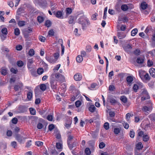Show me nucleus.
<instances>
[{"label":"nucleus","instance_id":"obj_1","mask_svg":"<svg viewBox=\"0 0 155 155\" xmlns=\"http://www.w3.org/2000/svg\"><path fill=\"white\" fill-rule=\"evenodd\" d=\"M54 76H55L57 81H60L61 82H63L65 81V77L58 73H53L51 76V78H53Z\"/></svg>","mask_w":155,"mask_h":155},{"label":"nucleus","instance_id":"obj_2","mask_svg":"<svg viewBox=\"0 0 155 155\" xmlns=\"http://www.w3.org/2000/svg\"><path fill=\"white\" fill-rule=\"evenodd\" d=\"M141 95L142 96L141 100L142 101L148 99L150 98L147 91L145 88H143L141 90Z\"/></svg>","mask_w":155,"mask_h":155},{"label":"nucleus","instance_id":"obj_3","mask_svg":"<svg viewBox=\"0 0 155 155\" xmlns=\"http://www.w3.org/2000/svg\"><path fill=\"white\" fill-rule=\"evenodd\" d=\"M15 139L18 141L20 143H21L23 141H25L26 137H24L19 134H17L15 136Z\"/></svg>","mask_w":155,"mask_h":155},{"label":"nucleus","instance_id":"obj_4","mask_svg":"<svg viewBox=\"0 0 155 155\" xmlns=\"http://www.w3.org/2000/svg\"><path fill=\"white\" fill-rule=\"evenodd\" d=\"M143 84L141 82L137 83V84H134L133 87L134 91L137 92L139 88H142L143 87Z\"/></svg>","mask_w":155,"mask_h":155},{"label":"nucleus","instance_id":"obj_5","mask_svg":"<svg viewBox=\"0 0 155 155\" xmlns=\"http://www.w3.org/2000/svg\"><path fill=\"white\" fill-rule=\"evenodd\" d=\"M82 78L81 74L80 73H77L74 76V80L76 81H80L81 80Z\"/></svg>","mask_w":155,"mask_h":155},{"label":"nucleus","instance_id":"obj_6","mask_svg":"<svg viewBox=\"0 0 155 155\" xmlns=\"http://www.w3.org/2000/svg\"><path fill=\"white\" fill-rule=\"evenodd\" d=\"M90 24V23L89 20L86 17H85L84 22H83V23L82 25L83 29H84L87 25H88Z\"/></svg>","mask_w":155,"mask_h":155},{"label":"nucleus","instance_id":"obj_7","mask_svg":"<svg viewBox=\"0 0 155 155\" xmlns=\"http://www.w3.org/2000/svg\"><path fill=\"white\" fill-rule=\"evenodd\" d=\"M46 60L51 63L54 64L55 63L56 60L53 58L51 56H46L45 57Z\"/></svg>","mask_w":155,"mask_h":155},{"label":"nucleus","instance_id":"obj_8","mask_svg":"<svg viewBox=\"0 0 155 155\" xmlns=\"http://www.w3.org/2000/svg\"><path fill=\"white\" fill-rule=\"evenodd\" d=\"M23 86L22 83L21 82H19L15 86L14 89L16 91H17L21 88Z\"/></svg>","mask_w":155,"mask_h":155},{"label":"nucleus","instance_id":"obj_9","mask_svg":"<svg viewBox=\"0 0 155 155\" xmlns=\"http://www.w3.org/2000/svg\"><path fill=\"white\" fill-rule=\"evenodd\" d=\"M142 109L144 112L149 113L148 112H150L151 111L152 108L151 107H148L146 106H145L143 107Z\"/></svg>","mask_w":155,"mask_h":155},{"label":"nucleus","instance_id":"obj_10","mask_svg":"<svg viewBox=\"0 0 155 155\" xmlns=\"http://www.w3.org/2000/svg\"><path fill=\"white\" fill-rule=\"evenodd\" d=\"M50 83L52 89H55L57 87V83L56 81H54L52 78L50 81Z\"/></svg>","mask_w":155,"mask_h":155},{"label":"nucleus","instance_id":"obj_11","mask_svg":"<svg viewBox=\"0 0 155 155\" xmlns=\"http://www.w3.org/2000/svg\"><path fill=\"white\" fill-rule=\"evenodd\" d=\"M56 16L58 18H63V13L61 11H58L54 13Z\"/></svg>","mask_w":155,"mask_h":155},{"label":"nucleus","instance_id":"obj_12","mask_svg":"<svg viewBox=\"0 0 155 155\" xmlns=\"http://www.w3.org/2000/svg\"><path fill=\"white\" fill-rule=\"evenodd\" d=\"M147 6L148 5L145 2H143L141 4L140 10L142 11V10H144L146 9L147 8Z\"/></svg>","mask_w":155,"mask_h":155},{"label":"nucleus","instance_id":"obj_13","mask_svg":"<svg viewBox=\"0 0 155 155\" xmlns=\"http://www.w3.org/2000/svg\"><path fill=\"white\" fill-rule=\"evenodd\" d=\"M108 100L112 104H114L116 103L117 101L112 96H109L108 97Z\"/></svg>","mask_w":155,"mask_h":155},{"label":"nucleus","instance_id":"obj_14","mask_svg":"<svg viewBox=\"0 0 155 155\" xmlns=\"http://www.w3.org/2000/svg\"><path fill=\"white\" fill-rule=\"evenodd\" d=\"M59 42H60L61 47V55H63L64 54V47L63 45V41L62 39H59L58 40Z\"/></svg>","mask_w":155,"mask_h":155},{"label":"nucleus","instance_id":"obj_15","mask_svg":"<svg viewBox=\"0 0 155 155\" xmlns=\"http://www.w3.org/2000/svg\"><path fill=\"white\" fill-rule=\"evenodd\" d=\"M123 48L125 51L129 52L132 49V47L130 45L128 44L124 46Z\"/></svg>","mask_w":155,"mask_h":155},{"label":"nucleus","instance_id":"obj_16","mask_svg":"<svg viewBox=\"0 0 155 155\" xmlns=\"http://www.w3.org/2000/svg\"><path fill=\"white\" fill-rule=\"evenodd\" d=\"M117 36L119 39H121L124 38L126 37V35L123 33L118 32L117 33Z\"/></svg>","mask_w":155,"mask_h":155},{"label":"nucleus","instance_id":"obj_17","mask_svg":"<svg viewBox=\"0 0 155 155\" xmlns=\"http://www.w3.org/2000/svg\"><path fill=\"white\" fill-rule=\"evenodd\" d=\"M68 145L70 149L71 150L73 148L75 147L76 146V143L74 142L72 143H70L68 144Z\"/></svg>","mask_w":155,"mask_h":155},{"label":"nucleus","instance_id":"obj_18","mask_svg":"<svg viewBox=\"0 0 155 155\" xmlns=\"http://www.w3.org/2000/svg\"><path fill=\"white\" fill-rule=\"evenodd\" d=\"M149 72L150 75L153 77H155V69L154 68H151L149 70Z\"/></svg>","mask_w":155,"mask_h":155},{"label":"nucleus","instance_id":"obj_19","mask_svg":"<svg viewBox=\"0 0 155 155\" xmlns=\"http://www.w3.org/2000/svg\"><path fill=\"white\" fill-rule=\"evenodd\" d=\"M67 143L68 144L71 143L72 140L74 138V136L73 135H69L68 137Z\"/></svg>","mask_w":155,"mask_h":155},{"label":"nucleus","instance_id":"obj_20","mask_svg":"<svg viewBox=\"0 0 155 155\" xmlns=\"http://www.w3.org/2000/svg\"><path fill=\"white\" fill-rule=\"evenodd\" d=\"M8 31L7 29L6 28H2L0 32V34H4V35H7Z\"/></svg>","mask_w":155,"mask_h":155},{"label":"nucleus","instance_id":"obj_21","mask_svg":"<svg viewBox=\"0 0 155 155\" xmlns=\"http://www.w3.org/2000/svg\"><path fill=\"white\" fill-rule=\"evenodd\" d=\"M1 72L2 74L5 75L7 73V68H2L1 69Z\"/></svg>","mask_w":155,"mask_h":155},{"label":"nucleus","instance_id":"obj_22","mask_svg":"<svg viewBox=\"0 0 155 155\" xmlns=\"http://www.w3.org/2000/svg\"><path fill=\"white\" fill-rule=\"evenodd\" d=\"M76 61L78 63H81L83 60V57L79 55H78L76 58Z\"/></svg>","mask_w":155,"mask_h":155},{"label":"nucleus","instance_id":"obj_23","mask_svg":"<svg viewBox=\"0 0 155 155\" xmlns=\"http://www.w3.org/2000/svg\"><path fill=\"white\" fill-rule=\"evenodd\" d=\"M139 75L140 77L142 79L143 78V76L146 72L145 71L142 70H140L139 71Z\"/></svg>","mask_w":155,"mask_h":155},{"label":"nucleus","instance_id":"obj_24","mask_svg":"<svg viewBox=\"0 0 155 155\" xmlns=\"http://www.w3.org/2000/svg\"><path fill=\"white\" fill-rule=\"evenodd\" d=\"M137 62L139 64H142L144 62V59L143 57H139L137 60Z\"/></svg>","mask_w":155,"mask_h":155},{"label":"nucleus","instance_id":"obj_25","mask_svg":"<svg viewBox=\"0 0 155 155\" xmlns=\"http://www.w3.org/2000/svg\"><path fill=\"white\" fill-rule=\"evenodd\" d=\"M72 9L71 8H67L65 10V12L67 15L70 14L72 12Z\"/></svg>","mask_w":155,"mask_h":155},{"label":"nucleus","instance_id":"obj_26","mask_svg":"<svg viewBox=\"0 0 155 155\" xmlns=\"http://www.w3.org/2000/svg\"><path fill=\"white\" fill-rule=\"evenodd\" d=\"M96 109V107L94 105H91L88 108V110L91 113L94 112Z\"/></svg>","mask_w":155,"mask_h":155},{"label":"nucleus","instance_id":"obj_27","mask_svg":"<svg viewBox=\"0 0 155 155\" xmlns=\"http://www.w3.org/2000/svg\"><path fill=\"white\" fill-rule=\"evenodd\" d=\"M121 9L124 11H127L128 9V7L126 5H123L121 6Z\"/></svg>","mask_w":155,"mask_h":155},{"label":"nucleus","instance_id":"obj_28","mask_svg":"<svg viewBox=\"0 0 155 155\" xmlns=\"http://www.w3.org/2000/svg\"><path fill=\"white\" fill-rule=\"evenodd\" d=\"M0 37L2 41H4L7 38V35L0 34Z\"/></svg>","mask_w":155,"mask_h":155},{"label":"nucleus","instance_id":"obj_29","mask_svg":"<svg viewBox=\"0 0 155 155\" xmlns=\"http://www.w3.org/2000/svg\"><path fill=\"white\" fill-rule=\"evenodd\" d=\"M32 92H29L27 94V98L28 100H31L32 97Z\"/></svg>","mask_w":155,"mask_h":155},{"label":"nucleus","instance_id":"obj_30","mask_svg":"<svg viewBox=\"0 0 155 155\" xmlns=\"http://www.w3.org/2000/svg\"><path fill=\"white\" fill-rule=\"evenodd\" d=\"M40 88L42 91H44L46 89V86L45 84H40Z\"/></svg>","mask_w":155,"mask_h":155},{"label":"nucleus","instance_id":"obj_31","mask_svg":"<svg viewBox=\"0 0 155 155\" xmlns=\"http://www.w3.org/2000/svg\"><path fill=\"white\" fill-rule=\"evenodd\" d=\"M133 81L132 77L130 76H128L127 78V81L128 84H130Z\"/></svg>","mask_w":155,"mask_h":155},{"label":"nucleus","instance_id":"obj_32","mask_svg":"<svg viewBox=\"0 0 155 155\" xmlns=\"http://www.w3.org/2000/svg\"><path fill=\"white\" fill-rule=\"evenodd\" d=\"M85 17L84 15L81 16V18H80L78 19L79 23L82 25V24L83 23V22H84V19Z\"/></svg>","mask_w":155,"mask_h":155},{"label":"nucleus","instance_id":"obj_33","mask_svg":"<svg viewBox=\"0 0 155 155\" xmlns=\"http://www.w3.org/2000/svg\"><path fill=\"white\" fill-rule=\"evenodd\" d=\"M143 140L144 142H147L148 141L149 139V137L147 134H145L143 135L142 137Z\"/></svg>","mask_w":155,"mask_h":155},{"label":"nucleus","instance_id":"obj_34","mask_svg":"<svg viewBox=\"0 0 155 155\" xmlns=\"http://www.w3.org/2000/svg\"><path fill=\"white\" fill-rule=\"evenodd\" d=\"M138 30L137 28H135L133 29L131 31V35L132 36H134L137 33Z\"/></svg>","mask_w":155,"mask_h":155},{"label":"nucleus","instance_id":"obj_35","mask_svg":"<svg viewBox=\"0 0 155 155\" xmlns=\"http://www.w3.org/2000/svg\"><path fill=\"white\" fill-rule=\"evenodd\" d=\"M20 31L18 28H17L15 29L14 34L16 36H18L20 34Z\"/></svg>","mask_w":155,"mask_h":155},{"label":"nucleus","instance_id":"obj_36","mask_svg":"<svg viewBox=\"0 0 155 155\" xmlns=\"http://www.w3.org/2000/svg\"><path fill=\"white\" fill-rule=\"evenodd\" d=\"M43 72L44 70L42 68H39L37 70V73L38 74H41Z\"/></svg>","mask_w":155,"mask_h":155},{"label":"nucleus","instance_id":"obj_37","mask_svg":"<svg viewBox=\"0 0 155 155\" xmlns=\"http://www.w3.org/2000/svg\"><path fill=\"white\" fill-rule=\"evenodd\" d=\"M137 148L138 149H141L143 147V145L141 142H139L137 144Z\"/></svg>","mask_w":155,"mask_h":155},{"label":"nucleus","instance_id":"obj_38","mask_svg":"<svg viewBox=\"0 0 155 155\" xmlns=\"http://www.w3.org/2000/svg\"><path fill=\"white\" fill-rule=\"evenodd\" d=\"M120 129L119 128H115L114 129V132L115 134H118L120 133Z\"/></svg>","mask_w":155,"mask_h":155},{"label":"nucleus","instance_id":"obj_39","mask_svg":"<svg viewBox=\"0 0 155 155\" xmlns=\"http://www.w3.org/2000/svg\"><path fill=\"white\" fill-rule=\"evenodd\" d=\"M33 62V61L32 59H29L28 60L27 66L28 67L30 68V66H31V64H32Z\"/></svg>","mask_w":155,"mask_h":155},{"label":"nucleus","instance_id":"obj_40","mask_svg":"<svg viewBox=\"0 0 155 155\" xmlns=\"http://www.w3.org/2000/svg\"><path fill=\"white\" fill-rule=\"evenodd\" d=\"M151 124L150 123L147 124L144 126V129L145 130H147L150 129Z\"/></svg>","mask_w":155,"mask_h":155},{"label":"nucleus","instance_id":"obj_41","mask_svg":"<svg viewBox=\"0 0 155 155\" xmlns=\"http://www.w3.org/2000/svg\"><path fill=\"white\" fill-rule=\"evenodd\" d=\"M25 21H20L18 23V25L19 27H22L25 25Z\"/></svg>","mask_w":155,"mask_h":155},{"label":"nucleus","instance_id":"obj_42","mask_svg":"<svg viewBox=\"0 0 155 155\" xmlns=\"http://www.w3.org/2000/svg\"><path fill=\"white\" fill-rule=\"evenodd\" d=\"M120 100L123 102L125 103L127 102V99L126 97L124 96H122L120 97Z\"/></svg>","mask_w":155,"mask_h":155},{"label":"nucleus","instance_id":"obj_43","mask_svg":"<svg viewBox=\"0 0 155 155\" xmlns=\"http://www.w3.org/2000/svg\"><path fill=\"white\" fill-rule=\"evenodd\" d=\"M137 132L138 133V135L139 137H143V135H144V132L142 131L137 130Z\"/></svg>","mask_w":155,"mask_h":155},{"label":"nucleus","instance_id":"obj_44","mask_svg":"<svg viewBox=\"0 0 155 155\" xmlns=\"http://www.w3.org/2000/svg\"><path fill=\"white\" fill-rule=\"evenodd\" d=\"M35 54V51L33 49H31L29 50L28 52V54L31 56H33Z\"/></svg>","mask_w":155,"mask_h":155},{"label":"nucleus","instance_id":"obj_45","mask_svg":"<svg viewBox=\"0 0 155 155\" xmlns=\"http://www.w3.org/2000/svg\"><path fill=\"white\" fill-rule=\"evenodd\" d=\"M30 111L31 114L34 115L36 114V110L35 109L32 108H30Z\"/></svg>","mask_w":155,"mask_h":155},{"label":"nucleus","instance_id":"obj_46","mask_svg":"<svg viewBox=\"0 0 155 155\" xmlns=\"http://www.w3.org/2000/svg\"><path fill=\"white\" fill-rule=\"evenodd\" d=\"M39 39L41 42H44L46 40V38L45 37L41 35L39 36Z\"/></svg>","mask_w":155,"mask_h":155},{"label":"nucleus","instance_id":"obj_47","mask_svg":"<svg viewBox=\"0 0 155 155\" xmlns=\"http://www.w3.org/2000/svg\"><path fill=\"white\" fill-rule=\"evenodd\" d=\"M149 118L152 120H155V114H151L149 116Z\"/></svg>","mask_w":155,"mask_h":155},{"label":"nucleus","instance_id":"obj_48","mask_svg":"<svg viewBox=\"0 0 155 155\" xmlns=\"http://www.w3.org/2000/svg\"><path fill=\"white\" fill-rule=\"evenodd\" d=\"M37 20L39 23H41L44 21L43 18L41 16H38L37 17Z\"/></svg>","mask_w":155,"mask_h":155},{"label":"nucleus","instance_id":"obj_49","mask_svg":"<svg viewBox=\"0 0 155 155\" xmlns=\"http://www.w3.org/2000/svg\"><path fill=\"white\" fill-rule=\"evenodd\" d=\"M91 47L90 45H87L86 47V50L87 52H90L91 50Z\"/></svg>","mask_w":155,"mask_h":155},{"label":"nucleus","instance_id":"obj_50","mask_svg":"<svg viewBox=\"0 0 155 155\" xmlns=\"http://www.w3.org/2000/svg\"><path fill=\"white\" fill-rule=\"evenodd\" d=\"M130 136L131 138H133L135 136V132L133 130H131L129 133Z\"/></svg>","mask_w":155,"mask_h":155},{"label":"nucleus","instance_id":"obj_51","mask_svg":"<svg viewBox=\"0 0 155 155\" xmlns=\"http://www.w3.org/2000/svg\"><path fill=\"white\" fill-rule=\"evenodd\" d=\"M51 21L49 20L46 21L45 22V25L48 27H50L51 25Z\"/></svg>","mask_w":155,"mask_h":155},{"label":"nucleus","instance_id":"obj_52","mask_svg":"<svg viewBox=\"0 0 155 155\" xmlns=\"http://www.w3.org/2000/svg\"><path fill=\"white\" fill-rule=\"evenodd\" d=\"M17 64L18 66L19 67H21L24 65L23 62L21 61H18L17 62Z\"/></svg>","mask_w":155,"mask_h":155},{"label":"nucleus","instance_id":"obj_53","mask_svg":"<svg viewBox=\"0 0 155 155\" xmlns=\"http://www.w3.org/2000/svg\"><path fill=\"white\" fill-rule=\"evenodd\" d=\"M61 66L60 64H58L55 66L53 69V71L54 72H55L56 71H57L58 70Z\"/></svg>","mask_w":155,"mask_h":155},{"label":"nucleus","instance_id":"obj_54","mask_svg":"<svg viewBox=\"0 0 155 155\" xmlns=\"http://www.w3.org/2000/svg\"><path fill=\"white\" fill-rule=\"evenodd\" d=\"M104 127L106 130H108L109 128V123L108 122L105 123L104 124Z\"/></svg>","mask_w":155,"mask_h":155},{"label":"nucleus","instance_id":"obj_55","mask_svg":"<svg viewBox=\"0 0 155 155\" xmlns=\"http://www.w3.org/2000/svg\"><path fill=\"white\" fill-rule=\"evenodd\" d=\"M143 78L147 80H149L150 79V77L149 76L148 73H145L143 76Z\"/></svg>","mask_w":155,"mask_h":155},{"label":"nucleus","instance_id":"obj_56","mask_svg":"<svg viewBox=\"0 0 155 155\" xmlns=\"http://www.w3.org/2000/svg\"><path fill=\"white\" fill-rule=\"evenodd\" d=\"M74 17L73 16H70L69 18V20L68 23L69 24H72L73 22L74 21Z\"/></svg>","mask_w":155,"mask_h":155},{"label":"nucleus","instance_id":"obj_57","mask_svg":"<svg viewBox=\"0 0 155 155\" xmlns=\"http://www.w3.org/2000/svg\"><path fill=\"white\" fill-rule=\"evenodd\" d=\"M81 104V101H77L75 102V105L77 107H79Z\"/></svg>","mask_w":155,"mask_h":155},{"label":"nucleus","instance_id":"obj_58","mask_svg":"<svg viewBox=\"0 0 155 155\" xmlns=\"http://www.w3.org/2000/svg\"><path fill=\"white\" fill-rule=\"evenodd\" d=\"M115 89V87L113 85H110L109 87V90L110 91H113Z\"/></svg>","mask_w":155,"mask_h":155},{"label":"nucleus","instance_id":"obj_59","mask_svg":"<svg viewBox=\"0 0 155 155\" xmlns=\"http://www.w3.org/2000/svg\"><path fill=\"white\" fill-rule=\"evenodd\" d=\"M11 71L13 73L16 74L18 72V70L17 69H15L13 68H12L10 69Z\"/></svg>","mask_w":155,"mask_h":155},{"label":"nucleus","instance_id":"obj_60","mask_svg":"<svg viewBox=\"0 0 155 155\" xmlns=\"http://www.w3.org/2000/svg\"><path fill=\"white\" fill-rule=\"evenodd\" d=\"M76 88L74 85H72L70 86L69 87V90L73 92L74 91H75Z\"/></svg>","mask_w":155,"mask_h":155},{"label":"nucleus","instance_id":"obj_61","mask_svg":"<svg viewBox=\"0 0 155 155\" xmlns=\"http://www.w3.org/2000/svg\"><path fill=\"white\" fill-rule=\"evenodd\" d=\"M56 147L58 149H61L62 147V145L60 143H56Z\"/></svg>","mask_w":155,"mask_h":155},{"label":"nucleus","instance_id":"obj_62","mask_svg":"<svg viewBox=\"0 0 155 155\" xmlns=\"http://www.w3.org/2000/svg\"><path fill=\"white\" fill-rule=\"evenodd\" d=\"M54 57L55 58V60L57 61L59 56V54L58 53H56L54 54Z\"/></svg>","mask_w":155,"mask_h":155},{"label":"nucleus","instance_id":"obj_63","mask_svg":"<svg viewBox=\"0 0 155 155\" xmlns=\"http://www.w3.org/2000/svg\"><path fill=\"white\" fill-rule=\"evenodd\" d=\"M85 152L87 155H89L91 154V151L88 148H86L85 150Z\"/></svg>","mask_w":155,"mask_h":155},{"label":"nucleus","instance_id":"obj_64","mask_svg":"<svg viewBox=\"0 0 155 155\" xmlns=\"http://www.w3.org/2000/svg\"><path fill=\"white\" fill-rule=\"evenodd\" d=\"M53 116L51 115H49L47 117V120L50 121H52Z\"/></svg>","mask_w":155,"mask_h":155}]
</instances>
